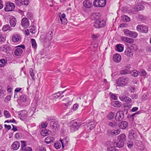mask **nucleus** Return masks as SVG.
Returning <instances> with one entry per match:
<instances>
[{"label":"nucleus","instance_id":"1","mask_svg":"<svg viewBox=\"0 0 151 151\" xmlns=\"http://www.w3.org/2000/svg\"><path fill=\"white\" fill-rule=\"evenodd\" d=\"M69 140L68 138L67 137L63 139H60L59 141H58L54 144V146L56 149H58L61 147L62 145V148L64 149H67L69 145Z\"/></svg>","mask_w":151,"mask_h":151},{"label":"nucleus","instance_id":"2","mask_svg":"<svg viewBox=\"0 0 151 151\" xmlns=\"http://www.w3.org/2000/svg\"><path fill=\"white\" fill-rule=\"evenodd\" d=\"M128 82V78L125 77L119 78L116 81V84L119 86H123L127 85Z\"/></svg>","mask_w":151,"mask_h":151},{"label":"nucleus","instance_id":"3","mask_svg":"<svg viewBox=\"0 0 151 151\" xmlns=\"http://www.w3.org/2000/svg\"><path fill=\"white\" fill-rule=\"evenodd\" d=\"M105 24V21L103 19H100L94 22V26L96 28H99L104 27Z\"/></svg>","mask_w":151,"mask_h":151},{"label":"nucleus","instance_id":"4","mask_svg":"<svg viewBox=\"0 0 151 151\" xmlns=\"http://www.w3.org/2000/svg\"><path fill=\"white\" fill-rule=\"evenodd\" d=\"M15 6L14 4L11 2L6 3L5 6L4 8L5 11L7 12L13 11L15 8Z\"/></svg>","mask_w":151,"mask_h":151},{"label":"nucleus","instance_id":"5","mask_svg":"<svg viewBox=\"0 0 151 151\" xmlns=\"http://www.w3.org/2000/svg\"><path fill=\"white\" fill-rule=\"evenodd\" d=\"M106 4V0H95L93 3L94 6L99 7L104 6Z\"/></svg>","mask_w":151,"mask_h":151},{"label":"nucleus","instance_id":"6","mask_svg":"<svg viewBox=\"0 0 151 151\" xmlns=\"http://www.w3.org/2000/svg\"><path fill=\"white\" fill-rule=\"evenodd\" d=\"M124 34L126 36L133 38H136L137 36V33L131 31L128 29H125L124 30Z\"/></svg>","mask_w":151,"mask_h":151},{"label":"nucleus","instance_id":"7","mask_svg":"<svg viewBox=\"0 0 151 151\" xmlns=\"http://www.w3.org/2000/svg\"><path fill=\"white\" fill-rule=\"evenodd\" d=\"M16 47L17 48L14 51V54L17 56L21 55L23 53V50L21 48L19 47H21L24 49L25 48V45H18Z\"/></svg>","mask_w":151,"mask_h":151},{"label":"nucleus","instance_id":"8","mask_svg":"<svg viewBox=\"0 0 151 151\" xmlns=\"http://www.w3.org/2000/svg\"><path fill=\"white\" fill-rule=\"evenodd\" d=\"M137 29L138 31L144 33H147L148 32V28L147 26L138 25L137 27Z\"/></svg>","mask_w":151,"mask_h":151},{"label":"nucleus","instance_id":"9","mask_svg":"<svg viewBox=\"0 0 151 151\" xmlns=\"http://www.w3.org/2000/svg\"><path fill=\"white\" fill-rule=\"evenodd\" d=\"M51 128L55 130L58 129L60 128V125L59 123L57 120L54 119L50 122Z\"/></svg>","mask_w":151,"mask_h":151},{"label":"nucleus","instance_id":"10","mask_svg":"<svg viewBox=\"0 0 151 151\" xmlns=\"http://www.w3.org/2000/svg\"><path fill=\"white\" fill-rule=\"evenodd\" d=\"M19 115L20 119L23 121H25L27 119V112L25 110L21 111Z\"/></svg>","mask_w":151,"mask_h":151},{"label":"nucleus","instance_id":"11","mask_svg":"<svg viewBox=\"0 0 151 151\" xmlns=\"http://www.w3.org/2000/svg\"><path fill=\"white\" fill-rule=\"evenodd\" d=\"M81 125L79 123L75 121L73 122L70 127V130L71 132H73L78 129L79 127Z\"/></svg>","mask_w":151,"mask_h":151},{"label":"nucleus","instance_id":"12","mask_svg":"<svg viewBox=\"0 0 151 151\" xmlns=\"http://www.w3.org/2000/svg\"><path fill=\"white\" fill-rule=\"evenodd\" d=\"M124 117V112L122 111H119L117 112L115 116V119L117 121H120Z\"/></svg>","mask_w":151,"mask_h":151},{"label":"nucleus","instance_id":"13","mask_svg":"<svg viewBox=\"0 0 151 151\" xmlns=\"http://www.w3.org/2000/svg\"><path fill=\"white\" fill-rule=\"evenodd\" d=\"M58 15L62 24H65L67 23V21L65 18L66 15L65 14H61V13L60 12L58 13Z\"/></svg>","mask_w":151,"mask_h":151},{"label":"nucleus","instance_id":"14","mask_svg":"<svg viewBox=\"0 0 151 151\" xmlns=\"http://www.w3.org/2000/svg\"><path fill=\"white\" fill-rule=\"evenodd\" d=\"M53 33L52 31H49L47 33L44 37V41L47 42L51 40L52 38Z\"/></svg>","mask_w":151,"mask_h":151},{"label":"nucleus","instance_id":"15","mask_svg":"<svg viewBox=\"0 0 151 151\" xmlns=\"http://www.w3.org/2000/svg\"><path fill=\"white\" fill-rule=\"evenodd\" d=\"M22 26L24 28H27L29 25V23L28 19L26 18L22 19L21 22Z\"/></svg>","mask_w":151,"mask_h":151},{"label":"nucleus","instance_id":"16","mask_svg":"<svg viewBox=\"0 0 151 151\" xmlns=\"http://www.w3.org/2000/svg\"><path fill=\"white\" fill-rule=\"evenodd\" d=\"M122 11L124 13H127L130 14H135L136 11H133L132 8L131 10H130L127 7H123Z\"/></svg>","mask_w":151,"mask_h":151},{"label":"nucleus","instance_id":"17","mask_svg":"<svg viewBox=\"0 0 151 151\" xmlns=\"http://www.w3.org/2000/svg\"><path fill=\"white\" fill-rule=\"evenodd\" d=\"M128 124L126 121H122L119 124V126L120 128L122 129H126L128 126Z\"/></svg>","mask_w":151,"mask_h":151},{"label":"nucleus","instance_id":"18","mask_svg":"<svg viewBox=\"0 0 151 151\" xmlns=\"http://www.w3.org/2000/svg\"><path fill=\"white\" fill-rule=\"evenodd\" d=\"M124 52L125 54L129 57H131L133 55V51L129 47L126 49Z\"/></svg>","mask_w":151,"mask_h":151},{"label":"nucleus","instance_id":"19","mask_svg":"<svg viewBox=\"0 0 151 151\" xmlns=\"http://www.w3.org/2000/svg\"><path fill=\"white\" fill-rule=\"evenodd\" d=\"M144 6L140 4L134 7H132V8L133 9V11H136L135 14L138 11L143 10L144 9Z\"/></svg>","mask_w":151,"mask_h":151},{"label":"nucleus","instance_id":"20","mask_svg":"<svg viewBox=\"0 0 151 151\" xmlns=\"http://www.w3.org/2000/svg\"><path fill=\"white\" fill-rule=\"evenodd\" d=\"M63 104L66 107H68L69 106L72 104L71 101L70 100L69 98L65 99L62 100Z\"/></svg>","mask_w":151,"mask_h":151},{"label":"nucleus","instance_id":"21","mask_svg":"<svg viewBox=\"0 0 151 151\" xmlns=\"http://www.w3.org/2000/svg\"><path fill=\"white\" fill-rule=\"evenodd\" d=\"M83 4L84 7L87 8H89L92 6V2L88 0H85Z\"/></svg>","mask_w":151,"mask_h":151},{"label":"nucleus","instance_id":"22","mask_svg":"<svg viewBox=\"0 0 151 151\" xmlns=\"http://www.w3.org/2000/svg\"><path fill=\"white\" fill-rule=\"evenodd\" d=\"M121 60V55L119 54H116L113 56V60L116 63L119 62Z\"/></svg>","mask_w":151,"mask_h":151},{"label":"nucleus","instance_id":"23","mask_svg":"<svg viewBox=\"0 0 151 151\" xmlns=\"http://www.w3.org/2000/svg\"><path fill=\"white\" fill-rule=\"evenodd\" d=\"M21 39L20 36L18 34L14 35L12 37V40L14 42H17L19 41Z\"/></svg>","mask_w":151,"mask_h":151},{"label":"nucleus","instance_id":"24","mask_svg":"<svg viewBox=\"0 0 151 151\" xmlns=\"http://www.w3.org/2000/svg\"><path fill=\"white\" fill-rule=\"evenodd\" d=\"M20 146V143L18 142H14L12 145V148L13 150H17Z\"/></svg>","mask_w":151,"mask_h":151},{"label":"nucleus","instance_id":"25","mask_svg":"<svg viewBox=\"0 0 151 151\" xmlns=\"http://www.w3.org/2000/svg\"><path fill=\"white\" fill-rule=\"evenodd\" d=\"M124 49V45L122 44H118L116 45V50L119 52H122Z\"/></svg>","mask_w":151,"mask_h":151},{"label":"nucleus","instance_id":"26","mask_svg":"<svg viewBox=\"0 0 151 151\" xmlns=\"http://www.w3.org/2000/svg\"><path fill=\"white\" fill-rule=\"evenodd\" d=\"M118 140L120 142H122L124 143V142L126 139V136L125 134H121L118 136Z\"/></svg>","mask_w":151,"mask_h":151},{"label":"nucleus","instance_id":"27","mask_svg":"<svg viewBox=\"0 0 151 151\" xmlns=\"http://www.w3.org/2000/svg\"><path fill=\"white\" fill-rule=\"evenodd\" d=\"M91 18L93 20H95V21L100 19L99 14L96 13H93L92 14Z\"/></svg>","mask_w":151,"mask_h":151},{"label":"nucleus","instance_id":"28","mask_svg":"<svg viewBox=\"0 0 151 151\" xmlns=\"http://www.w3.org/2000/svg\"><path fill=\"white\" fill-rule=\"evenodd\" d=\"M9 22L12 27H15L16 24V19L14 17H12L9 20Z\"/></svg>","mask_w":151,"mask_h":151},{"label":"nucleus","instance_id":"29","mask_svg":"<svg viewBox=\"0 0 151 151\" xmlns=\"http://www.w3.org/2000/svg\"><path fill=\"white\" fill-rule=\"evenodd\" d=\"M54 139L53 137L48 136L45 138V141L47 144H48L53 142Z\"/></svg>","mask_w":151,"mask_h":151},{"label":"nucleus","instance_id":"30","mask_svg":"<svg viewBox=\"0 0 151 151\" xmlns=\"http://www.w3.org/2000/svg\"><path fill=\"white\" fill-rule=\"evenodd\" d=\"M51 133V131L50 130H47L46 129L42 130L41 132V135L45 136L49 135Z\"/></svg>","mask_w":151,"mask_h":151},{"label":"nucleus","instance_id":"31","mask_svg":"<svg viewBox=\"0 0 151 151\" xmlns=\"http://www.w3.org/2000/svg\"><path fill=\"white\" fill-rule=\"evenodd\" d=\"M124 144L122 142H120L118 140V142H115L114 143V146L116 147L121 148L123 146Z\"/></svg>","mask_w":151,"mask_h":151},{"label":"nucleus","instance_id":"32","mask_svg":"<svg viewBox=\"0 0 151 151\" xmlns=\"http://www.w3.org/2000/svg\"><path fill=\"white\" fill-rule=\"evenodd\" d=\"M29 98V97L26 95H22L20 96V99L23 102H26Z\"/></svg>","mask_w":151,"mask_h":151},{"label":"nucleus","instance_id":"33","mask_svg":"<svg viewBox=\"0 0 151 151\" xmlns=\"http://www.w3.org/2000/svg\"><path fill=\"white\" fill-rule=\"evenodd\" d=\"M129 138L132 139H134L137 137L136 133L134 131H132L129 132Z\"/></svg>","mask_w":151,"mask_h":151},{"label":"nucleus","instance_id":"34","mask_svg":"<svg viewBox=\"0 0 151 151\" xmlns=\"http://www.w3.org/2000/svg\"><path fill=\"white\" fill-rule=\"evenodd\" d=\"M2 29L3 31H6L8 30L11 31L12 29L10 27L9 24H6L4 26Z\"/></svg>","mask_w":151,"mask_h":151},{"label":"nucleus","instance_id":"35","mask_svg":"<svg viewBox=\"0 0 151 151\" xmlns=\"http://www.w3.org/2000/svg\"><path fill=\"white\" fill-rule=\"evenodd\" d=\"M7 63V60L6 59H2L0 60V67H3Z\"/></svg>","mask_w":151,"mask_h":151},{"label":"nucleus","instance_id":"36","mask_svg":"<svg viewBox=\"0 0 151 151\" xmlns=\"http://www.w3.org/2000/svg\"><path fill=\"white\" fill-rule=\"evenodd\" d=\"M88 127L89 128V129L91 130L95 127V125L94 124V122H91L88 123Z\"/></svg>","mask_w":151,"mask_h":151},{"label":"nucleus","instance_id":"37","mask_svg":"<svg viewBox=\"0 0 151 151\" xmlns=\"http://www.w3.org/2000/svg\"><path fill=\"white\" fill-rule=\"evenodd\" d=\"M31 42L32 47L34 48H36L37 45L35 40L34 39H31Z\"/></svg>","mask_w":151,"mask_h":151},{"label":"nucleus","instance_id":"38","mask_svg":"<svg viewBox=\"0 0 151 151\" xmlns=\"http://www.w3.org/2000/svg\"><path fill=\"white\" fill-rule=\"evenodd\" d=\"M115 116L114 113L113 112H110L107 115V118L109 120H111L113 119Z\"/></svg>","mask_w":151,"mask_h":151},{"label":"nucleus","instance_id":"39","mask_svg":"<svg viewBox=\"0 0 151 151\" xmlns=\"http://www.w3.org/2000/svg\"><path fill=\"white\" fill-rule=\"evenodd\" d=\"M117 123L115 122H111L109 123V125L113 128H114L117 126Z\"/></svg>","mask_w":151,"mask_h":151},{"label":"nucleus","instance_id":"40","mask_svg":"<svg viewBox=\"0 0 151 151\" xmlns=\"http://www.w3.org/2000/svg\"><path fill=\"white\" fill-rule=\"evenodd\" d=\"M21 150L22 151L23 150L26 148L27 147H26L27 145L25 142L23 141H21Z\"/></svg>","mask_w":151,"mask_h":151},{"label":"nucleus","instance_id":"41","mask_svg":"<svg viewBox=\"0 0 151 151\" xmlns=\"http://www.w3.org/2000/svg\"><path fill=\"white\" fill-rule=\"evenodd\" d=\"M64 91H65L59 92L57 93H56L54 94V97L56 99H58L61 95V94L64 93Z\"/></svg>","mask_w":151,"mask_h":151},{"label":"nucleus","instance_id":"42","mask_svg":"<svg viewBox=\"0 0 151 151\" xmlns=\"http://www.w3.org/2000/svg\"><path fill=\"white\" fill-rule=\"evenodd\" d=\"M113 106L114 107H120L121 106V103L118 101H115L113 104Z\"/></svg>","mask_w":151,"mask_h":151},{"label":"nucleus","instance_id":"43","mask_svg":"<svg viewBox=\"0 0 151 151\" xmlns=\"http://www.w3.org/2000/svg\"><path fill=\"white\" fill-rule=\"evenodd\" d=\"M122 18L124 22H129L130 21V19L129 17L126 15H123Z\"/></svg>","mask_w":151,"mask_h":151},{"label":"nucleus","instance_id":"44","mask_svg":"<svg viewBox=\"0 0 151 151\" xmlns=\"http://www.w3.org/2000/svg\"><path fill=\"white\" fill-rule=\"evenodd\" d=\"M132 76L135 77L137 76L139 74V71L136 70H134L132 71Z\"/></svg>","mask_w":151,"mask_h":151},{"label":"nucleus","instance_id":"45","mask_svg":"<svg viewBox=\"0 0 151 151\" xmlns=\"http://www.w3.org/2000/svg\"><path fill=\"white\" fill-rule=\"evenodd\" d=\"M29 73L30 75L31 76L32 79L33 80H35V79L34 78V74L33 73V70L32 68H30L29 69Z\"/></svg>","mask_w":151,"mask_h":151},{"label":"nucleus","instance_id":"46","mask_svg":"<svg viewBox=\"0 0 151 151\" xmlns=\"http://www.w3.org/2000/svg\"><path fill=\"white\" fill-rule=\"evenodd\" d=\"M47 123L46 122H42L40 125V128H45L47 127Z\"/></svg>","mask_w":151,"mask_h":151},{"label":"nucleus","instance_id":"47","mask_svg":"<svg viewBox=\"0 0 151 151\" xmlns=\"http://www.w3.org/2000/svg\"><path fill=\"white\" fill-rule=\"evenodd\" d=\"M107 150L108 151H118V149L113 147H108Z\"/></svg>","mask_w":151,"mask_h":151},{"label":"nucleus","instance_id":"48","mask_svg":"<svg viewBox=\"0 0 151 151\" xmlns=\"http://www.w3.org/2000/svg\"><path fill=\"white\" fill-rule=\"evenodd\" d=\"M127 145L129 148H131L133 146V142L132 141H128L127 142Z\"/></svg>","mask_w":151,"mask_h":151},{"label":"nucleus","instance_id":"49","mask_svg":"<svg viewBox=\"0 0 151 151\" xmlns=\"http://www.w3.org/2000/svg\"><path fill=\"white\" fill-rule=\"evenodd\" d=\"M4 114L5 116L7 118H9L10 116V114L8 111L5 110L4 112Z\"/></svg>","mask_w":151,"mask_h":151},{"label":"nucleus","instance_id":"50","mask_svg":"<svg viewBox=\"0 0 151 151\" xmlns=\"http://www.w3.org/2000/svg\"><path fill=\"white\" fill-rule=\"evenodd\" d=\"M111 97L114 100H116L117 99V97L115 94L112 93H110Z\"/></svg>","mask_w":151,"mask_h":151},{"label":"nucleus","instance_id":"51","mask_svg":"<svg viewBox=\"0 0 151 151\" xmlns=\"http://www.w3.org/2000/svg\"><path fill=\"white\" fill-rule=\"evenodd\" d=\"M138 19L140 21H143L145 19V17L142 15H139L138 17Z\"/></svg>","mask_w":151,"mask_h":151},{"label":"nucleus","instance_id":"52","mask_svg":"<svg viewBox=\"0 0 151 151\" xmlns=\"http://www.w3.org/2000/svg\"><path fill=\"white\" fill-rule=\"evenodd\" d=\"M11 51V47L9 46H7V47L6 49L5 50H4V52L6 53H9V52Z\"/></svg>","mask_w":151,"mask_h":151},{"label":"nucleus","instance_id":"53","mask_svg":"<svg viewBox=\"0 0 151 151\" xmlns=\"http://www.w3.org/2000/svg\"><path fill=\"white\" fill-rule=\"evenodd\" d=\"M37 151H46V149L45 147L39 146L37 148Z\"/></svg>","mask_w":151,"mask_h":151},{"label":"nucleus","instance_id":"54","mask_svg":"<svg viewBox=\"0 0 151 151\" xmlns=\"http://www.w3.org/2000/svg\"><path fill=\"white\" fill-rule=\"evenodd\" d=\"M120 130L119 129L115 130L113 132L114 135H116L119 134L120 132Z\"/></svg>","mask_w":151,"mask_h":151},{"label":"nucleus","instance_id":"55","mask_svg":"<svg viewBox=\"0 0 151 151\" xmlns=\"http://www.w3.org/2000/svg\"><path fill=\"white\" fill-rule=\"evenodd\" d=\"M7 45H2L0 47V50L1 51H4V50H5V49H6V47H7Z\"/></svg>","mask_w":151,"mask_h":151},{"label":"nucleus","instance_id":"56","mask_svg":"<svg viewBox=\"0 0 151 151\" xmlns=\"http://www.w3.org/2000/svg\"><path fill=\"white\" fill-rule=\"evenodd\" d=\"M22 4L25 5H27L29 4V0H22Z\"/></svg>","mask_w":151,"mask_h":151},{"label":"nucleus","instance_id":"57","mask_svg":"<svg viewBox=\"0 0 151 151\" xmlns=\"http://www.w3.org/2000/svg\"><path fill=\"white\" fill-rule=\"evenodd\" d=\"M5 38L4 36L1 35L0 34V42H3L5 41Z\"/></svg>","mask_w":151,"mask_h":151},{"label":"nucleus","instance_id":"58","mask_svg":"<svg viewBox=\"0 0 151 151\" xmlns=\"http://www.w3.org/2000/svg\"><path fill=\"white\" fill-rule=\"evenodd\" d=\"M128 37H122L121 38V40L124 42H127L128 40Z\"/></svg>","mask_w":151,"mask_h":151},{"label":"nucleus","instance_id":"59","mask_svg":"<svg viewBox=\"0 0 151 151\" xmlns=\"http://www.w3.org/2000/svg\"><path fill=\"white\" fill-rule=\"evenodd\" d=\"M78 107V105L77 104H74L73 107V109L74 111L76 110Z\"/></svg>","mask_w":151,"mask_h":151},{"label":"nucleus","instance_id":"60","mask_svg":"<svg viewBox=\"0 0 151 151\" xmlns=\"http://www.w3.org/2000/svg\"><path fill=\"white\" fill-rule=\"evenodd\" d=\"M146 73L145 70H142L140 71V75L142 76H144L146 75Z\"/></svg>","mask_w":151,"mask_h":151},{"label":"nucleus","instance_id":"61","mask_svg":"<svg viewBox=\"0 0 151 151\" xmlns=\"http://www.w3.org/2000/svg\"><path fill=\"white\" fill-rule=\"evenodd\" d=\"M36 109L35 107H32L31 108V109H30V113H32V115H33V114H34V113L35 112Z\"/></svg>","mask_w":151,"mask_h":151},{"label":"nucleus","instance_id":"62","mask_svg":"<svg viewBox=\"0 0 151 151\" xmlns=\"http://www.w3.org/2000/svg\"><path fill=\"white\" fill-rule=\"evenodd\" d=\"M127 97V96H125L124 95L122 96H120L119 97V98L121 101H125Z\"/></svg>","mask_w":151,"mask_h":151},{"label":"nucleus","instance_id":"63","mask_svg":"<svg viewBox=\"0 0 151 151\" xmlns=\"http://www.w3.org/2000/svg\"><path fill=\"white\" fill-rule=\"evenodd\" d=\"M21 151H32V150L31 147H28L23 150Z\"/></svg>","mask_w":151,"mask_h":151},{"label":"nucleus","instance_id":"64","mask_svg":"<svg viewBox=\"0 0 151 151\" xmlns=\"http://www.w3.org/2000/svg\"><path fill=\"white\" fill-rule=\"evenodd\" d=\"M107 134L108 135L110 136L114 135L113 134V132H112L111 130H110L107 131Z\"/></svg>","mask_w":151,"mask_h":151}]
</instances>
